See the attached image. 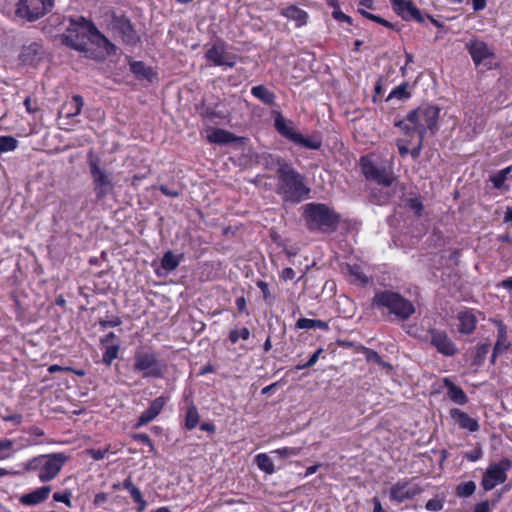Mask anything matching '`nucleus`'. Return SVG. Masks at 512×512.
<instances>
[{"mask_svg": "<svg viewBox=\"0 0 512 512\" xmlns=\"http://www.w3.org/2000/svg\"><path fill=\"white\" fill-rule=\"evenodd\" d=\"M65 43L85 54L88 58H102L105 54L115 51V45L97 30L91 29L83 20L81 23L71 22Z\"/></svg>", "mask_w": 512, "mask_h": 512, "instance_id": "nucleus-1", "label": "nucleus"}, {"mask_svg": "<svg viewBox=\"0 0 512 512\" xmlns=\"http://www.w3.org/2000/svg\"><path fill=\"white\" fill-rule=\"evenodd\" d=\"M370 306L373 310L379 311L383 318L394 317L400 321L408 320L416 311L411 300L392 290L375 291Z\"/></svg>", "mask_w": 512, "mask_h": 512, "instance_id": "nucleus-2", "label": "nucleus"}, {"mask_svg": "<svg viewBox=\"0 0 512 512\" xmlns=\"http://www.w3.org/2000/svg\"><path fill=\"white\" fill-rule=\"evenodd\" d=\"M440 111L437 105L423 104L410 111L396 126L406 135L417 133L426 136L428 131L433 135L438 130Z\"/></svg>", "mask_w": 512, "mask_h": 512, "instance_id": "nucleus-3", "label": "nucleus"}, {"mask_svg": "<svg viewBox=\"0 0 512 512\" xmlns=\"http://www.w3.org/2000/svg\"><path fill=\"white\" fill-rule=\"evenodd\" d=\"M277 193L284 202L298 204L310 197L311 189L306 183V177L290 163L282 167L278 176Z\"/></svg>", "mask_w": 512, "mask_h": 512, "instance_id": "nucleus-4", "label": "nucleus"}, {"mask_svg": "<svg viewBox=\"0 0 512 512\" xmlns=\"http://www.w3.org/2000/svg\"><path fill=\"white\" fill-rule=\"evenodd\" d=\"M304 219L310 231L334 232L340 222V216L323 203H309L305 206Z\"/></svg>", "mask_w": 512, "mask_h": 512, "instance_id": "nucleus-5", "label": "nucleus"}, {"mask_svg": "<svg viewBox=\"0 0 512 512\" xmlns=\"http://www.w3.org/2000/svg\"><path fill=\"white\" fill-rule=\"evenodd\" d=\"M271 114L274 118L275 130L288 141L310 150H319L322 147V138L319 134L305 137L297 132L294 129L293 121L286 119L278 106L276 109H272Z\"/></svg>", "mask_w": 512, "mask_h": 512, "instance_id": "nucleus-6", "label": "nucleus"}, {"mask_svg": "<svg viewBox=\"0 0 512 512\" xmlns=\"http://www.w3.org/2000/svg\"><path fill=\"white\" fill-rule=\"evenodd\" d=\"M67 459L64 453L39 455L24 463V468L28 472H37L41 482H48L59 474Z\"/></svg>", "mask_w": 512, "mask_h": 512, "instance_id": "nucleus-7", "label": "nucleus"}, {"mask_svg": "<svg viewBox=\"0 0 512 512\" xmlns=\"http://www.w3.org/2000/svg\"><path fill=\"white\" fill-rule=\"evenodd\" d=\"M373 157V154L360 157L359 165L363 176L368 181H374L384 187H390L395 181L392 163H376Z\"/></svg>", "mask_w": 512, "mask_h": 512, "instance_id": "nucleus-8", "label": "nucleus"}, {"mask_svg": "<svg viewBox=\"0 0 512 512\" xmlns=\"http://www.w3.org/2000/svg\"><path fill=\"white\" fill-rule=\"evenodd\" d=\"M87 162L92 178L93 190L98 200H103L115 188L112 172L101 166L100 158L92 153L88 154Z\"/></svg>", "mask_w": 512, "mask_h": 512, "instance_id": "nucleus-9", "label": "nucleus"}, {"mask_svg": "<svg viewBox=\"0 0 512 512\" xmlns=\"http://www.w3.org/2000/svg\"><path fill=\"white\" fill-rule=\"evenodd\" d=\"M133 370L143 378H161L165 372V364L152 350L137 351L134 355Z\"/></svg>", "mask_w": 512, "mask_h": 512, "instance_id": "nucleus-10", "label": "nucleus"}, {"mask_svg": "<svg viewBox=\"0 0 512 512\" xmlns=\"http://www.w3.org/2000/svg\"><path fill=\"white\" fill-rule=\"evenodd\" d=\"M55 0H20L16 7V16L28 22H34L52 11Z\"/></svg>", "mask_w": 512, "mask_h": 512, "instance_id": "nucleus-11", "label": "nucleus"}, {"mask_svg": "<svg viewBox=\"0 0 512 512\" xmlns=\"http://www.w3.org/2000/svg\"><path fill=\"white\" fill-rule=\"evenodd\" d=\"M512 469V459L503 457L498 462H491L483 474L481 486L484 491H491L507 480V473Z\"/></svg>", "mask_w": 512, "mask_h": 512, "instance_id": "nucleus-12", "label": "nucleus"}, {"mask_svg": "<svg viewBox=\"0 0 512 512\" xmlns=\"http://www.w3.org/2000/svg\"><path fill=\"white\" fill-rule=\"evenodd\" d=\"M415 478L400 479L389 488V500L393 503L401 504L405 501L413 500L423 492L422 487L414 482Z\"/></svg>", "mask_w": 512, "mask_h": 512, "instance_id": "nucleus-13", "label": "nucleus"}, {"mask_svg": "<svg viewBox=\"0 0 512 512\" xmlns=\"http://www.w3.org/2000/svg\"><path fill=\"white\" fill-rule=\"evenodd\" d=\"M205 57L215 66L232 68L236 64L235 55L228 52L222 41H215L206 51Z\"/></svg>", "mask_w": 512, "mask_h": 512, "instance_id": "nucleus-14", "label": "nucleus"}, {"mask_svg": "<svg viewBox=\"0 0 512 512\" xmlns=\"http://www.w3.org/2000/svg\"><path fill=\"white\" fill-rule=\"evenodd\" d=\"M428 334L430 337V344L438 353L447 357H452L458 352L456 344L452 341L445 330L430 328L428 330Z\"/></svg>", "mask_w": 512, "mask_h": 512, "instance_id": "nucleus-15", "label": "nucleus"}, {"mask_svg": "<svg viewBox=\"0 0 512 512\" xmlns=\"http://www.w3.org/2000/svg\"><path fill=\"white\" fill-rule=\"evenodd\" d=\"M489 321L494 324L497 328V339L492 349L490 363L494 365L498 356L507 352L512 346L511 341L508 338V328L503 320L498 318H490Z\"/></svg>", "mask_w": 512, "mask_h": 512, "instance_id": "nucleus-16", "label": "nucleus"}, {"mask_svg": "<svg viewBox=\"0 0 512 512\" xmlns=\"http://www.w3.org/2000/svg\"><path fill=\"white\" fill-rule=\"evenodd\" d=\"M466 50L471 56L473 63L475 66H479L481 64L487 65L488 60L495 58L494 50L488 46V44L478 38L470 39L466 45Z\"/></svg>", "mask_w": 512, "mask_h": 512, "instance_id": "nucleus-17", "label": "nucleus"}, {"mask_svg": "<svg viewBox=\"0 0 512 512\" xmlns=\"http://www.w3.org/2000/svg\"><path fill=\"white\" fill-rule=\"evenodd\" d=\"M110 26L113 33L120 37L124 43L134 45L139 41L137 32L125 16H113Z\"/></svg>", "mask_w": 512, "mask_h": 512, "instance_id": "nucleus-18", "label": "nucleus"}, {"mask_svg": "<svg viewBox=\"0 0 512 512\" xmlns=\"http://www.w3.org/2000/svg\"><path fill=\"white\" fill-rule=\"evenodd\" d=\"M83 105L84 101L80 95H74L67 100L58 113L59 126L62 129L70 130L68 121L81 113Z\"/></svg>", "mask_w": 512, "mask_h": 512, "instance_id": "nucleus-19", "label": "nucleus"}, {"mask_svg": "<svg viewBox=\"0 0 512 512\" xmlns=\"http://www.w3.org/2000/svg\"><path fill=\"white\" fill-rule=\"evenodd\" d=\"M395 13L405 21L414 20L418 23H424L425 17L421 11L414 5L412 0H390Z\"/></svg>", "mask_w": 512, "mask_h": 512, "instance_id": "nucleus-20", "label": "nucleus"}, {"mask_svg": "<svg viewBox=\"0 0 512 512\" xmlns=\"http://www.w3.org/2000/svg\"><path fill=\"white\" fill-rule=\"evenodd\" d=\"M285 164H290L287 160L280 157L279 155L263 152L258 154V165L267 172L264 176L271 177L272 174L276 173L277 177L281 174L282 167Z\"/></svg>", "mask_w": 512, "mask_h": 512, "instance_id": "nucleus-21", "label": "nucleus"}, {"mask_svg": "<svg viewBox=\"0 0 512 512\" xmlns=\"http://www.w3.org/2000/svg\"><path fill=\"white\" fill-rule=\"evenodd\" d=\"M458 332L462 335H471L475 332L478 324L476 311L472 308H465L457 313Z\"/></svg>", "mask_w": 512, "mask_h": 512, "instance_id": "nucleus-22", "label": "nucleus"}, {"mask_svg": "<svg viewBox=\"0 0 512 512\" xmlns=\"http://www.w3.org/2000/svg\"><path fill=\"white\" fill-rule=\"evenodd\" d=\"M166 402H167V397L159 396V397L155 398L150 403V406L145 411H143L141 413L135 427L139 428V427L144 426V425L150 423L151 421H153L161 413Z\"/></svg>", "mask_w": 512, "mask_h": 512, "instance_id": "nucleus-23", "label": "nucleus"}, {"mask_svg": "<svg viewBox=\"0 0 512 512\" xmlns=\"http://www.w3.org/2000/svg\"><path fill=\"white\" fill-rule=\"evenodd\" d=\"M450 418L458 425L460 429L467 430L469 432H476L480 426L478 420L469 416L466 412L459 408H452L449 411Z\"/></svg>", "mask_w": 512, "mask_h": 512, "instance_id": "nucleus-24", "label": "nucleus"}, {"mask_svg": "<svg viewBox=\"0 0 512 512\" xmlns=\"http://www.w3.org/2000/svg\"><path fill=\"white\" fill-rule=\"evenodd\" d=\"M443 385L446 388L447 397L455 404L465 405L468 403L469 399L464 390L456 385L451 379L448 377L443 379Z\"/></svg>", "mask_w": 512, "mask_h": 512, "instance_id": "nucleus-25", "label": "nucleus"}, {"mask_svg": "<svg viewBox=\"0 0 512 512\" xmlns=\"http://www.w3.org/2000/svg\"><path fill=\"white\" fill-rule=\"evenodd\" d=\"M51 492L50 486H42L30 493L23 494L19 501L26 506H35L44 502Z\"/></svg>", "mask_w": 512, "mask_h": 512, "instance_id": "nucleus-26", "label": "nucleus"}, {"mask_svg": "<svg viewBox=\"0 0 512 512\" xmlns=\"http://www.w3.org/2000/svg\"><path fill=\"white\" fill-rule=\"evenodd\" d=\"M207 140L210 143L225 145L239 140L233 133L219 128H210L207 130Z\"/></svg>", "mask_w": 512, "mask_h": 512, "instance_id": "nucleus-27", "label": "nucleus"}, {"mask_svg": "<svg viewBox=\"0 0 512 512\" xmlns=\"http://www.w3.org/2000/svg\"><path fill=\"white\" fill-rule=\"evenodd\" d=\"M281 14L287 19L294 21L297 27L306 25L309 17L305 10L296 5H289L282 9Z\"/></svg>", "mask_w": 512, "mask_h": 512, "instance_id": "nucleus-28", "label": "nucleus"}, {"mask_svg": "<svg viewBox=\"0 0 512 512\" xmlns=\"http://www.w3.org/2000/svg\"><path fill=\"white\" fill-rule=\"evenodd\" d=\"M347 275L349 282L354 285L366 287L369 284V277L363 272L358 264H347Z\"/></svg>", "mask_w": 512, "mask_h": 512, "instance_id": "nucleus-29", "label": "nucleus"}, {"mask_svg": "<svg viewBox=\"0 0 512 512\" xmlns=\"http://www.w3.org/2000/svg\"><path fill=\"white\" fill-rule=\"evenodd\" d=\"M123 488L130 493L133 501L138 504L137 511L143 512L147 506V502L143 498L140 489L134 485L131 478H127L123 481Z\"/></svg>", "mask_w": 512, "mask_h": 512, "instance_id": "nucleus-30", "label": "nucleus"}, {"mask_svg": "<svg viewBox=\"0 0 512 512\" xmlns=\"http://www.w3.org/2000/svg\"><path fill=\"white\" fill-rule=\"evenodd\" d=\"M41 50L42 46L37 42L25 45L22 47V50L19 54V59L23 63H32L36 59V57L41 53Z\"/></svg>", "mask_w": 512, "mask_h": 512, "instance_id": "nucleus-31", "label": "nucleus"}, {"mask_svg": "<svg viewBox=\"0 0 512 512\" xmlns=\"http://www.w3.org/2000/svg\"><path fill=\"white\" fill-rule=\"evenodd\" d=\"M296 329H314L318 328L323 331H328L330 329L329 322L321 319H309V318H299L295 324Z\"/></svg>", "mask_w": 512, "mask_h": 512, "instance_id": "nucleus-32", "label": "nucleus"}, {"mask_svg": "<svg viewBox=\"0 0 512 512\" xmlns=\"http://www.w3.org/2000/svg\"><path fill=\"white\" fill-rule=\"evenodd\" d=\"M14 440L9 438L0 439V461L10 459L16 453Z\"/></svg>", "mask_w": 512, "mask_h": 512, "instance_id": "nucleus-33", "label": "nucleus"}, {"mask_svg": "<svg viewBox=\"0 0 512 512\" xmlns=\"http://www.w3.org/2000/svg\"><path fill=\"white\" fill-rule=\"evenodd\" d=\"M490 349L489 343H479L475 348V353L472 358V365L481 366L484 364L487 354Z\"/></svg>", "mask_w": 512, "mask_h": 512, "instance_id": "nucleus-34", "label": "nucleus"}, {"mask_svg": "<svg viewBox=\"0 0 512 512\" xmlns=\"http://www.w3.org/2000/svg\"><path fill=\"white\" fill-rule=\"evenodd\" d=\"M411 97V92L409 91V83L403 82L399 86L395 87L388 95L387 101L391 99L398 100H407Z\"/></svg>", "mask_w": 512, "mask_h": 512, "instance_id": "nucleus-35", "label": "nucleus"}, {"mask_svg": "<svg viewBox=\"0 0 512 512\" xmlns=\"http://www.w3.org/2000/svg\"><path fill=\"white\" fill-rule=\"evenodd\" d=\"M275 99L276 96L272 90L268 89L264 85H258V100L273 107L276 106Z\"/></svg>", "mask_w": 512, "mask_h": 512, "instance_id": "nucleus-36", "label": "nucleus"}, {"mask_svg": "<svg viewBox=\"0 0 512 512\" xmlns=\"http://www.w3.org/2000/svg\"><path fill=\"white\" fill-rule=\"evenodd\" d=\"M119 350L120 345L118 342L115 344H107L102 356L103 363L108 366L111 365V363L118 357Z\"/></svg>", "mask_w": 512, "mask_h": 512, "instance_id": "nucleus-37", "label": "nucleus"}, {"mask_svg": "<svg viewBox=\"0 0 512 512\" xmlns=\"http://www.w3.org/2000/svg\"><path fill=\"white\" fill-rule=\"evenodd\" d=\"M131 71L139 76L143 77L145 79L151 80V78L154 75L153 70L150 67H147L143 62H134L130 66Z\"/></svg>", "mask_w": 512, "mask_h": 512, "instance_id": "nucleus-38", "label": "nucleus"}, {"mask_svg": "<svg viewBox=\"0 0 512 512\" xmlns=\"http://www.w3.org/2000/svg\"><path fill=\"white\" fill-rule=\"evenodd\" d=\"M181 256L173 254L171 251H168L164 254L161 265L167 271H172L178 267L180 264Z\"/></svg>", "mask_w": 512, "mask_h": 512, "instance_id": "nucleus-39", "label": "nucleus"}, {"mask_svg": "<svg viewBox=\"0 0 512 512\" xmlns=\"http://www.w3.org/2000/svg\"><path fill=\"white\" fill-rule=\"evenodd\" d=\"M476 490V484L474 481L470 480L467 482L460 483L456 486V495L458 497H470L474 494Z\"/></svg>", "mask_w": 512, "mask_h": 512, "instance_id": "nucleus-40", "label": "nucleus"}, {"mask_svg": "<svg viewBox=\"0 0 512 512\" xmlns=\"http://www.w3.org/2000/svg\"><path fill=\"white\" fill-rule=\"evenodd\" d=\"M18 147V140L13 136H0V155L14 151Z\"/></svg>", "mask_w": 512, "mask_h": 512, "instance_id": "nucleus-41", "label": "nucleus"}, {"mask_svg": "<svg viewBox=\"0 0 512 512\" xmlns=\"http://www.w3.org/2000/svg\"><path fill=\"white\" fill-rule=\"evenodd\" d=\"M508 180L507 177L499 170L497 173L489 176V181L492 183L493 187L497 190H504L505 192L509 191L510 187L505 185V181Z\"/></svg>", "mask_w": 512, "mask_h": 512, "instance_id": "nucleus-42", "label": "nucleus"}, {"mask_svg": "<svg viewBox=\"0 0 512 512\" xmlns=\"http://www.w3.org/2000/svg\"><path fill=\"white\" fill-rule=\"evenodd\" d=\"M258 469L266 472L267 474H272L275 472L273 461L267 454H258Z\"/></svg>", "mask_w": 512, "mask_h": 512, "instance_id": "nucleus-43", "label": "nucleus"}, {"mask_svg": "<svg viewBox=\"0 0 512 512\" xmlns=\"http://www.w3.org/2000/svg\"><path fill=\"white\" fill-rule=\"evenodd\" d=\"M199 422V414L195 406H190L187 409L185 417V426L187 429H194Z\"/></svg>", "mask_w": 512, "mask_h": 512, "instance_id": "nucleus-44", "label": "nucleus"}, {"mask_svg": "<svg viewBox=\"0 0 512 512\" xmlns=\"http://www.w3.org/2000/svg\"><path fill=\"white\" fill-rule=\"evenodd\" d=\"M329 4L334 7V10L332 11V17L335 20L339 22H345L349 25L353 24V19L349 15H346L344 12L341 11L337 3V0H331Z\"/></svg>", "mask_w": 512, "mask_h": 512, "instance_id": "nucleus-45", "label": "nucleus"}, {"mask_svg": "<svg viewBox=\"0 0 512 512\" xmlns=\"http://www.w3.org/2000/svg\"><path fill=\"white\" fill-rule=\"evenodd\" d=\"M249 336L250 331L246 327L235 328L229 333V339L232 343H237L240 339L247 340Z\"/></svg>", "mask_w": 512, "mask_h": 512, "instance_id": "nucleus-46", "label": "nucleus"}, {"mask_svg": "<svg viewBox=\"0 0 512 512\" xmlns=\"http://www.w3.org/2000/svg\"><path fill=\"white\" fill-rule=\"evenodd\" d=\"M258 289L262 294L264 302L268 306H271L274 303L275 297L274 294L271 292L268 283L264 281H258Z\"/></svg>", "mask_w": 512, "mask_h": 512, "instance_id": "nucleus-47", "label": "nucleus"}, {"mask_svg": "<svg viewBox=\"0 0 512 512\" xmlns=\"http://www.w3.org/2000/svg\"><path fill=\"white\" fill-rule=\"evenodd\" d=\"M406 206L411 209L417 217L422 216L424 205L420 197L409 198L406 201Z\"/></svg>", "mask_w": 512, "mask_h": 512, "instance_id": "nucleus-48", "label": "nucleus"}, {"mask_svg": "<svg viewBox=\"0 0 512 512\" xmlns=\"http://www.w3.org/2000/svg\"><path fill=\"white\" fill-rule=\"evenodd\" d=\"M365 356L369 362H374L383 367H391V365L384 362L380 354L373 349L365 348Z\"/></svg>", "mask_w": 512, "mask_h": 512, "instance_id": "nucleus-49", "label": "nucleus"}, {"mask_svg": "<svg viewBox=\"0 0 512 512\" xmlns=\"http://www.w3.org/2000/svg\"><path fill=\"white\" fill-rule=\"evenodd\" d=\"M444 503L443 500L438 498H432L428 500L425 504V508L428 511L437 512L443 509Z\"/></svg>", "mask_w": 512, "mask_h": 512, "instance_id": "nucleus-50", "label": "nucleus"}, {"mask_svg": "<svg viewBox=\"0 0 512 512\" xmlns=\"http://www.w3.org/2000/svg\"><path fill=\"white\" fill-rule=\"evenodd\" d=\"M109 450V446L103 449H88L87 454L94 460H102L107 455Z\"/></svg>", "mask_w": 512, "mask_h": 512, "instance_id": "nucleus-51", "label": "nucleus"}, {"mask_svg": "<svg viewBox=\"0 0 512 512\" xmlns=\"http://www.w3.org/2000/svg\"><path fill=\"white\" fill-rule=\"evenodd\" d=\"M53 500L56 501V502H62L64 503L66 506L68 507H71L72 503H71V492H64V493H59V492H56L53 494Z\"/></svg>", "mask_w": 512, "mask_h": 512, "instance_id": "nucleus-52", "label": "nucleus"}, {"mask_svg": "<svg viewBox=\"0 0 512 512\" xmlns=\"http://www.w3.org/2000/svg\"><path fill=\"white\" fill-rule=\"evenodd\" d=\"M133 439L135 441L141 442V443L149 446L151 452L155 451L154 444H153L151 438L147 434H145V433L135 434V435H133Z\"/></svg>", "mask_w": 512, "mask_h": 512, "instance_id": "nucleus-53", "label": "nucleus"}, {"mask_svg": "<svg viewBox=\"0 0 512 512\" xmlns=\"http://www.w3.org/2000/svg\"><path fill=\"white\" fill-rule=\"evenodd\" d=\"M418 137H419V140H418L417 145L415 147H413L409 152V154L412 156L413 159H417L420 156L422 148H423V142H424L425 136L418 135Z\"/></svg>", "mask_w": 512, "mask_h": 512, "instance_id": "nucleus-54", "label": "nucleus"}, {"mask_svg": "<svg viewBox=\"0 0 512 512\" xmlns=\"http://www.w3.org/2000/svg\"><path fill=\"white\" fill-rule=\"evenodd\" d=\"M324 352V349L323 348H318L309 358V360L304 363V366L306 367H312L316 364V362L318 361L320 355Z\"/></svg>", "mask_w": 512, "mask_h": 512, "instance_id": "nucleus-55", "label": "nucleus"}, {"mask_svg": "<svg viewBox=\"0 0 512 512\" xmlns=\"http://www.w3.org/2000/svg\"><path fill=\"white\" fill-rule=\"evenodd\" d=\"M295 275H296V273L293 270V268L286 267L282 270L280 277H281V279L288 281V280H293L295 278Z\"/></svg>", "mask_w": 512, "mask_h": 512, "instance_id": "nucleus-56", "label": "nucleus"}, {"mask_svg": "<svg viewBox=\"0 0 512 512\" xmlns=\"http://www.w3.org/2000/svg\"><path fill=\"white\" fill-rule=\"evenodd\" d=\"M2 419L4 421L13 422L15 425H19L22 422V415L21 414H17V413H15V414H8V415H3Z\"/></svg>", "mask_w": 512, "mask_h": 512, "instance_id": "nucleus-57", "label": "nucleus"}, {"mask_svg": "<svg viewBox=\"0 0 512 512\" xmlns=\"http://www.w3.org/2000/svg\"><path fill=\"white\" fill-rule=\"evenodd\" d=\"M122 323L121 319L119 317H116L112 320H102L100 321V326L102 328H108V327H116L119 326Z\"/></svg>", "mask_w": 512, "mask_h": 512, "instance_id": "nucleus-58", "label": "nucleus"}, {"mask_svg": "<svg viewBox=\"0 0 512 512\" xmlns=\"http://www.w3.org/2000/svg\"><path fill=\"white\" fill-rule=\"evenodd\" d=\"M497 287L503 288L509 293H512V276L507 277L497 284Z\"/></svg>", "mask_w": 512, "mask_h": 512, "instance_id": "nucleus-59", "label": "nucleus"}, {"mask_svg": "<svg viewBox=\"0 0 512 512\" xmlns=\"http://www.w3.org/2000/svg\"><path fill=\"white\" fill-rule=\"evenodd\" d=\"M473 512H490L489 501L485 500L477 503L474 507Z\"/></svg>", "mask_w": 512, "mask_h": 512, "instance_id": "nucleus-60", "label": "nucleus"}, {"mask_svg": "<svg viewBox=\"0 0 512 512\" xmlns=\"http://www.w3.org/2000/svg\"><path fill=\"white\" fill-rule=\"evenodd\" d=\"M473 5V10L475 12L483 10L487 5V0H471Z\"/></svg>", "mask_w": 512, "mask_h": 512, "instance_id": "nucleus-61", "label": "nucleus"}, {"mask_svg": "<svg viewBox=\"0 0 512 512\" xmlns=\"http://www.w3.org/2000/svg\"><path fill=\"white\" fill-rule=\"evenodd\" d=\"M159 189H160V191H161L164 195H166V196H170V197H178V196H179L178 191H176V190H171V189H169V188H168L167 186H165V185H161V186L159 187Z\"/></svg>", "mask_w": 512, "mask_h": 512, "instance_id": "nucleus-62", "label": "nucleus"}, {"mask_svg": "<svg viewBox=\"0 0 512 512\" xmlns=\"http://www.w3.org/2000/svg\"><path fill=\"white\" fill-rule=\"evenodd\" d=\"M373 503V512H387L385 508H383L381 501L378 497H374L372 499Z\"/></svg>", "mask_w": 512, "mask_h": 512, "instance_id": "nucleus-63", "label": "nucleus"}, {"mask_svg": "<svg viewBox=\"0 0 512 512\" xmlns=\"http://www.w3.org/2000/svg\"><path fill=\"white\" fill-rule=\"evenodd\" d=\"M115 339H117V336L113 332H110L107 335H105L103 338H101V343L104 345L113 344L112 342Z\"/></svg>", "mask_w": 512, "mask_h": 512, "instance_id": "nucleus-64", "label": "nucleus"}]
</instances>
